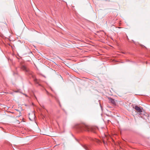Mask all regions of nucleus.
<instances>
[{
    "mask_svg": "<svg viewBox=\"0 0 150 150\" xmlns=\"http://www.w3.org/2000/svg\"><path fill=\"white\" fill-rule=\"evenodd\" d=\"M79 128L81 131L83 130L89 131L91 130L90 127L85 124H82L79 125Z\"/></svg>",
    "mask_w": 150,
    "mask_h": 150,
    "instance_id": "f257e3e1",
    "label": "nucleus"
},
{
    "mask_svg": "<svg viewBox=\"0 0 150 150\" xmlns=\"http://www.w3.org/2000/svg\"><path fill=\"white\" fill-rule=\"evenodd\" d=\"M133 108H134L135 110L139 113V115H141L142 114L141 112H142V109H143L142 108H141L136 105L135 106V107H133Z\"/></svg>",
    "mask_w": 150,
    "mask_h": 150,
    "instance_id": "f03ea898",
    "label": "nucleus"
},
{
    "mask_svg": "<svg viewBox=\"0 0 150 150\" xmlns=\"http://www.w3.org/2000/svg\"><path fill=\"white\" fill-rule=\"evenodd\" d=\"M108 98L110 101V102L114 105H115L116 104V102L114 99L110 97H108Z\"/></svg>",
    "mask_w": 150,
    "mask_h": 150,
    "instance_id": "7ed1b4c3",
    "label": "nucleus"
},
{
    "mask_svg": "<svg viewBox=\"0 0 150 150\" xmlns=\"http://www.w3.org/2000/svg\"><path fill=\"white\" fill-rule=\"evenodd\" d=\"M35 117V115L34 114H33L31 115H30L29 116V119L30 120H32L34 119Z\"/></svg>",
    "mask_w": 150,
    "mask_h": 150,
    "instance_id": "20e7f679",
    "label": "nucleus"
},
{
    "mask_svg": "<svg viewBox=\"0 0 150 150\" xmlns=\"http://www.w3.org/2000/svg\"><path fill=\"white\" fill-rule=\"evenodd\" d=\"M21 69L25 71H27V69H26V67L24 66H22Z\"/></svg>",
    "mask_w": 150,
    "mask_h": 150,
    "instance_id": "39448f33",
    "label": "nucleus"
},
{
    "mask_svg": "<svg viewBox=\"0 0 150 150\" xmlns=\"http://www.w3.org/2000/svg\"><path fill=\"white\" fill-rule=\"evenodd\" d=\"M35 82L37 83H38V80L37 79H34Z\"/></svg>",
    "mask_w": 150,
    "mask_h": 150,
    "instance_id": "423d86ee",
    "label": "nucleus"
},
{
    "mask_svg": "<svg viewBox=\"0 0 150 150\" xmlns=\"http://www.w3.org/2000/svg\"><path fill=\"white\" fill-rule=\"evenodd\" d=\"M21 112H19V115L18 117H19L20 116H21Z\"/></svg>",
    "mask_w": 150,
    "mask_h": 150,
    "instance_id": "0eeeda50",
    "label": "nucleus"
},
{
    "mask_svg": "<svg viewBox=\"0 0 150 150\" xmlns=\"http://www.w3.org/2000/svg\"><path fill=\"white\" fill-rule=\"evenodd\" d=\"M103 142L104 144H106V143H105V142L104 141V140H103Z\"/></svg>",
    "mask_w": 150,
    "mask_h": 150,
    "instance_id": "6e6552de",
    "label": "nucleus"
},
{
    "mask_svg": "<svg viewBox=\"0 0 150 150\" xmlns=\"http://www.w3.org/2000/svg\"><path fill=\"white\" fill-rule=\"evenodd\" d=\"M16 111H19V110H17V109H16Z\"/></svg>",
    "mask_w": 150,
    "mask_h": 150,
    "instance_id": "1a4fd4ad",
    "label": "nucleus"
}]
</instances>
